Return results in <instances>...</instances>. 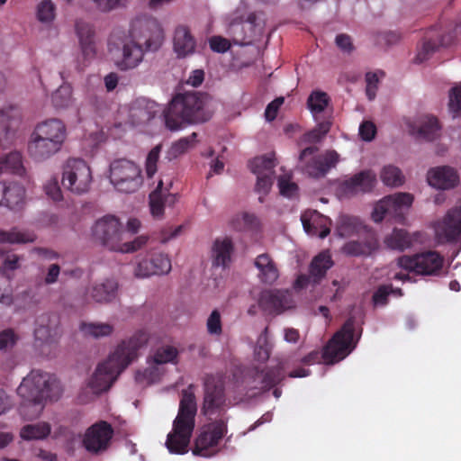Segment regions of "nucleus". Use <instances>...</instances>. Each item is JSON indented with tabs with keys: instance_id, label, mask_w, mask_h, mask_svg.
I'll return each instance as SVG.
<instances>
[{
	"instance_id": "nucleus-1",
	"label": "nucleus",
	"mask_w": 461,
	"mask_h": 461,
	"mask_svg": "<svg viewBox=\"0 0 461 461\" xmlns=\"http://www.w3.org/2000/svg\"><path fill=\"white\" fill-rule=\"evenodd\" d=\"M149 340L145 330L136 331L129 339L122 340L109 356L108 359L98 365L89 381V387L98 394L107 391L118 375L138 357V351Z\"/></svg>"
},
{
	"instance_id": "nucleus-2",
	"label": "nucleus",
	"mask_w": 461,
	"mask_h": 461,
	"mask_svg": "<svg viewBox=\"0 0 461 461\" xmlns=\"http://www.w3.org/2000/svg\"><path fill=\"white\" fill-rule=\"evenodd\" d=\"M131 41L124 42L122 58L116 60L120 70L135 68L143 59L146 50H157L163 41V29L158 21L151 16H139L131 22L130 30Z\"/></svg>"
},
{
	"instance_id": "nucleus-3",
	"label": "nucleus",
	"mask_w": 461,
	"mask_h": 461,
	"mask_svg": "<svg viewBox=\"0 0 461 461\" xmlns=\"http://www.w3.org/2000/svg\"><path fill=\"white\" fill-rule=\"evenodd\" d=\"M23 399L20 413L28 420L40 416L46 399L56 400L60 394V386L55 375L41 370H32L17 388Z\"/></svg>"
},
{
	"instance_id": "nucleus-4",
	"label": "nucleus",
	"mask_w": 461,
	"mask_h": 461,
	"mask_svg": "<svg viewBox=\"0 0 461 461\" xmlns=\"http://www.w3.org/2000/svg\"><path fill=\"white\" fill-rule=\"evenodd\" d=\"M193 385L182 390L178 412L167 434L166 447L171 454L183 455L188 452V447L195 427L197 412L196 399L192 391Z\"/></svg>"
},
{
	"instance_id": "nucleus-5",
	"label": "nucleus",
	"mask_w": 461,
	"mask_h": 461,
	"mask_svg": "<svg viewBox=\"0 0 461 461\" xmlns=\"http://www.w3.org/2000/svg\"><path fill=\"white\" fill-rule=\"evenodd\" d=\"M68 138L66 124L50 118L36 124L28 141V152L36 161H45L59 153Z\"/></svg>"
},
{
	"instance_id": "nucleus-6",
	"label": "nucleus",
	"mask_w": 461,
	"mask_h": 461,
	"mask_svg": "<svg viewBox=\"0 0 461 461\" xmlns=\"http://www.w3.org/2000/svg\"><path fill=\"white\" fill-rule=\"evenodd\" d=\"M95 240L112 251L134 252L147 242L145 236H139L133 241L122 242V227L115 216L106 215L96 221L93 227Z\"/></svg>"
},
{
	"instance_id": "nucleus-7",
	"label": "nucleus",
	"mask_w": 461,
	"mask_h": 461,
	"mask_svg": "<svg viewBox=\"0 0 461 461\" xmlns=\"http://www.w3.org/2000/svg\"><path fill=\"white\" fill-rule=\"evenodd\" d=\"M203 100L199 93L186 92L176 95L165 111L166 126L176 131L185 123L196 122L202 120Z\"/></svg>"
},
{
	"instance_id": "nucleus-8",
	"label": "nucleus",
	"mask_w": 461,
	"mask_h": 461,
	"mask_svg": "<svg viewBox=\"0 0 461 461\" xmlns=\"http://www.w3.org/2000/svg\"><path fill=\"white\" fill-rule=\"evenodd\" d=\"M110 181L114 188L122 193H134L141 186V169L132 160L117 158L110 164Z\"/></svg>"
},
{
	"instance_id": "nucleus-9",
	"label": "nucleus",
	"mask_w": 461,
	"mask_h": 461,
	"mask_svg": "<svg viewBox=\"0 0 461 461\" xmlns=\"http://www.w3.org/2000/svg\"><path fill=\"white\" fill-rule=\"evenodd\" d=\"M319 148L310 146L299 155V167L303 173L312 178L324 177L339 162V154L335 150H326L317 154Z\"/></svg>"
},
{
	"instance_id": "nucleus-10",
	"label": "nucleus",
	"mask_w": 461,
	"mask_h": 461,
	"mask_svg": "<svg viewBox=\"0 0 461 461\" xmlns=\"http://www.w3.org/2000/svg\"><path fill=\"white\" fill-rule=\"evenodd\" d=\"M355 318L349 317L323 348L321 358L326 364H334L344 359L355 348Z\"/></svg>"
},
{
	"instance_id": "nucleus-11",
	"label": "nucleus",
	"mask_w": 461,
	"mask_h": 461,
	"mask_svg": "<svg viewBox=\"0 0 461 461\" xmlns=\"http://www.w3.org/2000/svg\"><path fill=\"white\" fill-rule=\"evenodd\" d=\"M413 196L408 193H398L384 197L375 205L372 219L381 222L384 219L402 222L405 212L411 206Z\"/></svg>"
},
{
	"instance_id": "nucleus-12",
	"label": "nucleus",
	"mask_w": 461,
	"mask_h": 461,
	"mask_svg": "<svg viewBox=\"0 0 461 461\" xmlns=\"http://www.w3.org/2000/svg\"><path fill=\"white\" fill-rule=\"evenodd\" d=\"M398 266L417 275L439 276L444 258L437 251L429 250L413 256H402L398 259Z\"/></svg>"
},
{
	"instance_id": "nucleus-13",
	"label": "nucleus",
	"mask_w": 461,
	"mask_h": 461,
	"mask_svg": "<svg viewBox=\"0 0 461 461\" xmlns=\"http://www.w3.org/2000/svg\"><path fill=\"white\" fill-rule=\"evenodd\" d=\"M227 432V421L222 419L205 425L194 441L193 454L203 457L216 455L218 445Z\"/></svg>"
},
{
	"instance_id": "nucleus-14",
	"label": "nucleus",
	"mask_w": 461,
	"mask_h": 461,
	"mask_svg": "<svg viewBox=\"0 0 461 461\" xmlns=\"http://www.w3.org/2000/svg\"><path fill=\"white\" fill-rule=\"evenodd\" d=\"M92 181L90 167L80 158L67 160L62 173V185L75 194H83L88 191Z\"/></svg>"
},
{
	"instance_id": "nucleus-15",
	"label": "nucleus",
	"mask_w": 461,
	"mask_h": 461,
	"mask_svg": "<svg viewBox=\"0 0 461 461\" xmlns=\"http://www.w3.org/2000/svg\"><path fill=\"white\" fill-rule=\"evenodd\" d=\"M452 33L442 25H435L426 31L422 44L415 58L417 63L429 59L440 47L449 45L453 41Z\"/></svg>"
},
{
	"instance_id": "nucleus-16",
	"label": "nucleus",
	"mask_w": 461,
	"mask_h": 461,
	"mask_svg": "<svg viewBox=\"0 0 461 461\" xmlns=\"http://www.w3.org/2000/svg\"><path fill=\"white\" fill-rule=\"evenodd\" d=\"M203 385V413L204 415H213L221 411L226 402L223 381L220 377L209 375L205 377Z\"/></svg>"
},
{
	"instance_id": "nucleus-17",
	"label": "nucleus",
	"mask_w": 461,
	"mask_h": 461,
	"mask_svg": "<svg viewBox=\"0 0 461 461\" xmlns=\"http://www.w3.org/2000/svg\"><path fill=\"white\" fill-rule=\"evenodd\" d=\"M113 436V429L105 420H100L91 425L85 432L83 438L84 447L92 454L105 451Z\"/></svg>"
},
{
	"instance_id": "nucleus-18",
	"label": "nucleus",
	"mask_w": 461,
	"mask_h": 461,
	"mask_svg": "<svg viewBox=\"0 0 461 461\" xmlns=\"http://www.w3.org/2000/svg\"><path fill=\"white\" fill-rule=\"evenodd\" d=\"M436 237L441 243L461 241V204L447 211L435 227Z\"/></svg>"
},
{
	"instance_id": "nucleus-19",
	"label": "nucleus",
	"mask_w": 461,
	"mask_h": 461,
	"mask_svg": "<svg viewBox=\"0 0 461 461\" xmlns=\"http://www.w3.org/2000/svg\"><path fill=\"white\" fill-rule=\"evenodd\" d=\"M259 305L269 313L280 314L293 308L294 301L288 291L271 290L262 293Z\"/></svg>"
},
{
	"instance_id": "nucleus-20",
	"label": "nucleus",
	"mask_w": 461,
	"mask_h": 461,
	"mask_svg": "<svg viewBox=\"0 0 461 461\" xmlns=\"http://www.w3.org/2000/svg\"><path fill=\"white\" fill-rule=\"evenodd\" d=\"M25 201V188L14 181H0V206L20 209Z\"/></svg>"
},
{
	"instance_id": "nucleus-21",
	"label": "nucleus",
	"mask_w": 461,
	"mask_h": 461,
	"mask_svg": "<svg viewBox=\"0 0 461 461\" xmlns=\"http://www.w3.org/2000/svg\"><path fill=\"white\" fill-rule=\"evenodd\" d=\"M376 184V175L372 170H363L355 174L342 184V190L347 195H355L358 193H369Z\"/></svg>"
},
{
	"instance_id": "nucleus-22",
	"label": "nucleus",
	"mask_w": 461,
	"mask_h": 461,
	"mask_svg": "<svg viewBox=\"0 0 461 461\" xmlns=\"http://www.w3.org/2000/svg\"><path fill=\"white\" fill-rule=\"evenodd\" d=\"M305 232L311 236L326 238L330 232L331 221L317 211H306L301 216Z\"/></svg>"
},
{
	"instance_id": "nucleus-23",
	"label": "nucleus",
	"mask_w": 461,
	"mask_h": 461,
	"mask_svg": "<svg viewBox=\"0 0 461 461\" xmlns=\"http://www.w3.org/2000/svg\"><path fill=\"white\" fill-rule=\"evenodd\" d=\"M76 32L84 59L87 61L94 59L96 56L94 26L84 21H77L76 23Z\"/></svg>"
},
{
	"instance_id": "nucleus-24",
	"label": "nucleus",
	"mask_w": 461,
	"mask_h": 461,
	"mask_svg": "<svg viewBox=\"0 0 461 461\" xmlns=\"http://www.w3.org/2000/svg\"><path fill=\"white\" fill-rule=\"evenodd\" d=\"M429 185L438 189H450L455 187L458 181L457 172L451 167L442 166L430 169L427 176Z\"/></svg>"
},
{
	"instance_id": "nucleus-25",
	"label": "nucleus",
	"mask_w": 461,
	"mask_h": 461,
	"mask_svg": "<svg viewBox=\"0 0 461 461\" xmlns=\"http://www.w3.org/2000/svg\"><path fill=\"white\" fill-rule=\"evenodd\" d=\"M282 366H276L260 369L255 367L251 370V376L253 378L254 389L267 391L274 387L282 380Z\"/></svg>"
},
{
	"instance_id": "nucleus-26",
	"label": "nucleus",
	"mask_w": 461,
	"mask_h": 461,
	"mask_svg": "<svg viewBox=\"0 0 461 461\" xmlns=\"http://www.w3.org/2000/svg\"><path fill=\"white\" fill-rule=\"evenodd\" d=\"M196 41L188 27L179 25L176 28L173 38V48L177 58L183 59L194 53Z\"/></svg>"
},
{
	"instance_id": "nucleus-27",
	"label": "nucleus",
	"mask_w": 461,
	"mask_h": 461,
	"mask_svg": "<svg viewBox=\"0 0 461 461\" xmlns=\"http://www.w3.org/2000/svg\"><path fill=\"white\" fill-rule=\"evenodd\" d=\"M158 113V104L145 98L137 99L130 108V119L134 125L149 122Z\"/></svg>"
},
{
	"instance_id": "nucleus-28",
	"label": "nucleus",
	"mask_w": 461,
	"mask_h": 461,
	"mask_svg": "<svg viewBox=\"0 0 461 461\" xmlns=\"http://www.w3.org/2000/svg\"><path fill=\"white\" fill-rule=\"evenodd\" d=\"M440 126L436 117L424 115L410 124V132L426 140H433L439 135Z\"/></svg>"
},
{
	"instance_id": "nucleus-29",
	"label": "nucleus",
	"mask_w": 461,
	"mask_h": 461,
	"mask_svg": "<svg viewBox=\"0 0 461 461\" xmlns=\"http://www.w3.org/2000/svg\"><path fill=\"white\" fill-rule=\"evenodd\" d=\"M20 122V115L13 106L0 109V142L6 141L14 136V129Z\"/></svg>"
},
{
	"instance_id": "nucleus-30",
	"label": "nucleus",
	"mask_w": 461,
	"mask_h": 461,
	"mask_svg": "<svg viewBox=\"0 0 461 461\" xmlns=\"http://www.w3.org/2000/svg\"><path fill=\"white\" fill-rule=\"evenodd\" d=\"M254 264L259 271L258 277L262 283L272 285L277 280L278 269L268 254L264 253L258 256Z\"/></svg>"
},
{
	"instance_id": "nucleus-31",
	"label": "nucleus",
	"mask_w": 461,
	"mask_h": 461,
	"mask_svg": "<svg viewBox=\"0 0 461 461\" xmlns=\"http://www.w3.org/2000/svg\"><path fill=\"white\" fill-rule=\"evenodd\" d=\"M117 290L118 283L114 279H105L92 285L88 293L96 303H109L115 299Z\"/></svg>"
},
{
	"instance_id": "nucleus-32",
	"label": "nucleus",
	"mask_w": 461,
	"mask_h": 461,
	"mask_svg": "<svg viewBox=\"0 0 461 461\" xmlns=\"http://www.w3.org/2000/svg\"><path fill=\"white\" fill-rule=\"evenodd\" d=\"M232 252L233 244L230 239H217L212 249V266L225 268L230 262Z\"/></svg>"
},
{
	"instance_id": "nucleus-33",
	"label": "nucleus",
	"mask_w": 461,
	"mask_h": 461,
	"mask_svg": "<svg viewBox=\"0 0 461 461\" xmlns=\"http://www.w3.org/2000/svg\"><path fill=\"white\" fill-rule=\"evenodd\" d=\"M48 321L47 317L39 318L34 330V345L41 348L42 353L45 347L51 348L57 342L50 327L47 324Z\"/></svg>"
},
{
	"instance_id": "nucleus-34",
	"label": "nucleus",
	"mask_w": 461,
	"mask_h": 461,
	"mask_svg": "<svg viewBox=\"0 0 461 461\" xmlns=\"http://www.w3.org/2000/svg\"><path fill=\"white\" fill-rule=\"evenodd\" d=\"M333 266V261L328 251H323L313 258L310 265V275L315 284L326 276L327 271Z\"/></svg>"
},
{
	"instance_id": "nucleus-35",
	"label": "nucleus",
	"mask_w": 461,
	"mask_h": 461,
	"mask_svg": "<svg viewBox=\"0 0 461 461\" xmlns=\"http://www.w3.org/2000/svg\"><path fill=\"white\" fill-rule=\"evenodd\" d=\"M36 240V235L32 231L20 230L13 228L10 230H0V243H30Z\"/></svg>"
},
{
	"instance_id": "nucleus-36",
	"label": "nucleus",
	"mask_w": 461,
	"mask_h": 461,
	"mask_svg": "<svg viewBox=\"0 0 461 461\" xmlns=\"http://www.w3.org/2000/svg\"><path fill=\"white\" fill-rule=\"evenodd\" d=\"M363 228L358 218L350 215H340L337 221V233L339 236L347 238L360 231Z\"/></svg>"
},
{
	"instance_id": "nucleus-37",
	"label": "nucleus",
	"mask_w": 461,
	"mask_h": 461,
	"mask_svg": "<svg viewBox=\"0 0 461 461\" xmlns=\"http://www.w3.org/2000/svg\"><path fill=\"white\" fill-rule=\"evenodd\" d=\"M50 433V426L46 422L28 424L20 431V437L24 440H40L47 438Z\"/></svg>"
},
{
	"instance_id": "nucleus-38",
	"label": "nucleus",
	"mask_w": 461,
	"mask_h": 461,
	"mask_svg": "<svg viewBox=\"0 0 461 461\" xmlns=\"http://www.w3.org/2000/svg\"><path fill=\"white\" fill-rule=\"evenodd\" d=\"M3 163V172L9 171L12 174L23 176L25 168L23 164V156L19 151H13L4 158H0Z\"/></svg>"
},
{
	"instance_id": "nucleus-39",
	"label": "nucleus",
	"mask_w": 461,
	"mask_h": 461,
	"mask_svg": "<svg viewBox=\"0 0 461 461\" xmlns=\"http://www.w3.org/2000/svg\"><path fill=\"white\" fill-rule=\"evenodd\" d=\"M52 104L57 109H67L73 104L72 87L68 84L61 85L51 96Z\"/></svg>"
},
{
	"instance_id": "nucleus-40",
	"label": "nucleus",
	"mask_w": 461,
	"mask_h": 461,
	"mask_svg": "<svg viewBox=\"0 0 461 461\" xmlns=\"http://www.w3.org/2000/svg\"><path fill=\"white\" fill-rule=\"evenodd\" d=\"M386 246L392 249L404 250L411 245V240L409 234L399 229H394L391 235L384 240Z\"/></svg>"
},
{
	"instance_id": "nucleus-41",
	"label": "nucleus",
	"mask_w": 461,
	"mask_h": 461,
	"mask_svg": "<svg viewBox=\"0 0 461 461\" xmlns=\"http://www.w3.org/2000/svg\"><path fill=\"white\" fill-rule=\"evenodd\" d=\"M163 196V181L159 180L158 186L149 195L150 212L155 218H161L164 214L165 203Z\"/></svg>"
},
{
	"instance_id": "nucleus-42",
	"label": "nucleus",
	"mask_w": 461,
	"mask_h": 461,
	"mask_svg": "<svg viewBox=\"0 0 461 461\" xmlns=\"http://www.w3.org/2000/svg\"><path fill=\"white\" fill-rule=\"evenodd\" d=\"M178 350L174 346L166 345L158 347L153 356V362L157 365L176 363L178 357Z\"/></svg>"
},
{
	"instance_id": "nucleus-43",
	"label": "nucleus",
	"mask_w": 461,
	"mask_h": 461,
	"mask_svg": "<svg viewBox=\"0 0 461 461\" xmlns=\"http://www.w3.org/2000/svg\"><path fill=\"white\" fill-rule=\"evenodd\" d=\"M197 134L193 132L191 135L179 139L172 143L167 151L169 159H174L186 152L195 142Z\"/></svg>"
},
{
	"instance_id": "nucleus-44",
	"label": "nucleus",
	"mask_w": 461,
	"mask_h": 461,
	"mask_svg": "<svg viewBox=\"0 0 461 461\" xmlns=\"http://www.w3.org/2000/svg\"><path fill=\"white\" fill-rule=\"evenodd\" d=\"M276 162L273 156L257 157L249 161V168L255 175L274 173Z\"/></svg>"
},
{
	"instance_id": "nucleus-45",
	"label": "nucleus",
	"mask_w": 461,
	"mask_h": 461,
	"mask_svg": "<svg viewBox=\"0 0 461 461\" xmlns=\"http://www.w3.org/2000/svg\"><path fill=\"white\" fill-rule=\"evenodd\" d=\"M80 330L88 336L95 339L106 337L112 334L113 327L108 323H85L80 325Z\"/></svg>"
},
{
	"instance_id": "nucleus-46",
	"label": "nucleus",
	"mask_w": 461,
	"mask_h": 461,
	"mask_svg": "<svg viewBox=\"0 0 461 461\" xmlns=\"http://www.w3.org/2000/svg\"><path fill=\"white\" fill-rule=\"evenodd\" d=\"M380 177L383 183L389 186H399L402 185L404 180L401 170L392 165L383 167Z\"/></svg>"
},
{
	"instance_id": "nucleus-47",
	"label": "nucleus",
	"mask_w": 461,
	"mask_h": 461,
	"mask_svg": "<svg viewBox=\"0 0 461 461\" xmlns=\"http://www.w3.org/2000/svg\"><path fill=\"white\" fill-rule=\"evenodd\" d=\"M329 101L330 99L326 93L313 91L308 97L307 105L312 113H320L325 110Z\"/></svg>"
},
{
	"instance_id": "nucleus-48",
	"label": "nucleus",
	"mask_w": 461,
	"mask_h": 461,
	"mask_svg": "<svg viewBox=\"0 0 461 461\" xmlns=\"http://www.w3.org/2000/svg\"><path fill=\"white\" fill-rule=\"evenodd\" d=\"M150 265H152V272L157 275L168 274L171 270V260L167 255L163 253H154L149 258Z\"/></svg>"
},
{
	"instance_id": "nucleus-49",
	"label": "nucleus",
	"mask_w": 461,
	"mask_h": 461,
	"mask_svg": "<svg viewBox=\"0 0 461 461\" xmlns=\"http://www.w3.org/2000/svg\"><path fill=\"white\" fill-rule=\"evenodd\" d=\"M207 332L212 336H220L222 333V323L221 312L215 309L209 315L206 321Z\"/></svg>"
},
{
	"instance_id": "nucleus-50",
	"label": "nucleus",
	"mask_w": 461,
	"mask_h": 461,
	"mask_svg": "<svg viewBox=\"0 0 461 461\" xmlns=\"http://www.w3.org/2000/svg\"><path fill=\"white\" fill-rule=\"evenodd\" d=\"M161 151L160 145L155 146L149 153L146 158L145 168L149 178H151L158 170V162Z\"/></svg>"
},
{
	"instance_id": "nucleus-51",
	"label": "nucleus",
	"mask_w": 461,
	"mask_h": 461,
	"mask_svg": "<svg viewBox=\"0 0 461 461\" xmlns=\"http://www.w3.org/2000/svg\"><path fill=\"white\" fill-rule=\"evenodd\" d=\"M37 17L42 23H50L55 17V5L50 0L42 1L37 8Z\"/></svg>"
},
{
	"instance_id": "nucleus-52",
	"label": "nucleus",
	"mask_w": 461,
	"mask_h": 461,
	"mask_svg": "<svg viewBox=\"0 0 461 461\" xmlns=\"http://www.w3.org/2000/svg\"><path fill=\"white\" fill-rule=\"evenodd\" d=\"M448 109L454 118L461 113V85L451 88L449 92Z\"/></svg>"
},
{
	"instance_id": "nucleus-53",
	"label": "nucleus",
	"mask_w": 461,
	"mask_h": 461,
	"mask_svg": "<svg viewBox=\"0 0 461 461\" xmlns=\"http://www.w3.org/2000/svg\"><path fill=\"white\" fill-rule=\"evenodd\" d=\"M372 247L370 244L362 243L359 241H349L345 244L343 250L347 255L350 256H362L370 253Z\"/></svg>"
},
{
	"instance_id": "nucleus-54",
	"label": "nucleus",
	"mask_w": 461,
	"mask_h": 461,
	"mask_svg": "<svg viewBox=\"0 0 461 461\" xmlns=\"http://www.w3.org/2000/svg\"><path fill=\"white\" fill-rule=\"evenodd\" d=\"M271 347L266 336H260L255 348V358L259 362H266L270 357Z\"/></svg>"
},
{
	"instance_id": "nucleus-55",
	"label": "nucleus",
	"mask_w": 461,
	"mask_h": 461,
	"mask_svg": "<svg viewBox=\"0 0 461 461\" xmlns=\"http://www.w3.org/2000/svg\"><path fill=\"white\" fill-rule=\"evenodd\" d=\"M400 40V35L395 32H380L375 34V42L379 46H390Z\"/></svg>"
},
{
	"instance_id": "nucleus-56",
	"label": "nucleus",
	"mask_w": 461,
	"mask_h": 461,
	"mask_svg": "<svg viewBox=\"0 0 461 461\" xmlns=\"http://www.w3.org/2000/svg\"><path fill=\"white\" fill-rule=\"evenodd\" d=\"M393 291L390 285H380L373 294V302L375 305L384 306L388 303V296Z\"/></svg>"
},
{
	"instance_id": "nucleus-57",
	"label": "nucleus",
	"mask_w": 461,
	"mask_h": 461,
	"mask_svg": "<svg viewBox=\"0 0 461 461\" xmlns=\"http://www.w3.org/2000/svg\"><path fill=\"white\" fill-rule=\"evenodd\" d=\"M97 10L102 13H109L122 6L126 0H91Z\"/></svg>"
},
{
	"instance_id": "nucleus-58",
	"label": "nucleus",
	"mask_w": 461,
	"mask_h": 461,
	"mask_svg": "<svg viewBox=\"0 0 461 461\" xmlns=\"http://www.w3.org/2000/svg\"><path fill=\"white\" fill-rule=\"evenodd\" d=\"M278 186L280 194L289 198L295 196L298 191V185L295 183L283 176L278 179Z\"/></svg>"
},
{
	"instance_id": "nucleus-59",
	"label": "nucleus",
	"mask_w": 461,
	"mask_h": 461,
	"mask_svg": "<svg viewBox=\"0 0 461 461\" xmlns=\"http://www.w3.org/2000/svg\"><path fill=\"white\" fill-rule=\"evenodd\" d=\"M273 175L274 173H264L263 175H257L258 180L256 184V191L260 194H266L272 184H273Z\"/></svg>"
},
{
	"instance_id": "nucleus-60",
	"label": "nucleus",
	"mask_w": 461,
	"mask_h": 461,
	"mask_svg": "<svg viewBox=\"0 0 461 461\" xmlns=\"http://www.w3.org/2000/svg\"><path fill=\"white\" fill-rule=\"evenodd\" d=\"M335 43L337 47L345 53L349 54L355 49L351 37L346 33L338 34L335 38Z\"/></svg>"
},
{
	"instance_id": "nucleus-61",
	"label": "nucleus",
	"mask_w": 461,
	"mask_h": 461,
	"mask_svg": "<svg viewBox=\"0 0 461 461\" xmlns=\"http://www.w3.org/2000/svg\"><path fill=\"white\" fill-rule=\"evenodd\" d=\"M209 45L212 50L218 53H224L230 48V41L221 36H212L209 40Z\"/></svg>"
},
{
	"instance_id": "nucleus-62",
	"label": "nucleus",
	"mask_w": 461,
	"mask_h": 461,
	"mask_svg": "<svg viewBox=\"0 0 461 461\" xmlns=\"http://www.w3.org/2000/svg\"><path fill=\"white\" fill-rule=\"evenodd\" d=\"M17 336L12 329L0 332V350L12 348L17 340Z\"/></svg>"
},
{
	"instance_id": "nucleus-63",
	"label": "nucleus",
	"mask_w": 461,
	"mask_h": 461,
	"mask_svg": "<svg viewBox=\"0 0 461 461\" xmlns=\"http://www.w3.org/2000/svg\"><path fill=\"white\" fill-rule=\"evenodd\" d=\"M152 265L149 263V259L144 258L138 262L135 269L134 275L137 277L145 278L150 276L156 275L155 272H152Z\"/></svg>"
},
{
	"instance_id": "nucleus-64",
	"label": "nucleus",
	"mask_w": 461,
	"mask_h": 461,
	"mask_svg": "<svg viewBox=\"0 0 461 461\" xmlns=\"http://www.w3.org/2000/svg\"><path fill=\"white\" fill-rule=\"evenodd\" d=\"M375 132L376 128L372 122H363L359 126V135L366 141L372 140L375 138Z\"/></svg>"
}]
</instances>
